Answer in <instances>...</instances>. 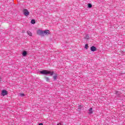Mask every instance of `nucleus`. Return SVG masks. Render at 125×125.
<instances>
[{
  "label": "nucleus",
  "instance_id": "17",
  "mask_svg": "<svg viewBox=\"0 0 125 125\" xmlns=\"http://www.w3.org/2000/svg\"><path fill=\"white\" fill-rule=\"evenodd\" d=\"M39 125H43V124H42V123H40L39 124Z\"/></svg>",
  "mask_w": 125,
  "mask_h": 125
},
{
  "label": "nucleus",
  "instance_id": "19",
  "mask_svg": "<svg viewBox=\"0 0 125 125\" xmlns=\"http://www.w3.org/2000/svg\"><path fill=\"white\" fill-rule=\"evenodd\" d=\"M1 79L0 78V82H1Z\"/></svg>",
  "mask_w": 125,
  "mask_h": 125
},
{
  "label": "nucleus",
  "instance_id": "4",
  "mask_svg": "<svg viewBox=\"0 0 125 125\" xmlns=\"http://www.w3.org/2000/svg\"><path fill=\"white\" fill-rule=\"evenodd\" d=\"M50 34V32L48 30H45V31H43V36L44 35H49Z\"/></svg>",
  "mask_w": 125,
  "mask_h": 125
},
{
  "label": "nucleus",
  "instance_id": "2",
  "mask_svg": "<svg viewBox=\"0 0 125 125\" xmlns=\"http://www.w3.org/2000/svg\"><path fill=\"white\" fill-rule=\"evenodd\" d=\"M23 14L25 16H28L30 15V12L28 11V10L27 9H24L23 10Z\"/></svg>",
  "mask_w": 125,
  "mask_h": 125
},
{
  "label": "nucleus",
  "instance_id": "12",
  "mask_svg": "<svg viewBox=\"0 0 125 125\" xmlns=\"http://www.w3.org/2000/svg\"><path fill=\"white\" fill-rule=\"evenodd\" d=\"M19 96H21V97H23L25 96V94H24L23 93H20L19 94Z\"/></svg>",
  "mask_w": 125,
  "mask_h": 125
},
{
  "label": "nucleus",
  "instance_id": "8",
  "mask_svg": "<svg viewBox=\"0 0 125 125\" xmlns=\"http://www.w3.org/2000/svg\"><path fill=\"white\" fill-rule=\"evenodd\" d=\"M58 75L56 74L55 76H54L53 77V79H54V81H56V80H57V77H58Z\"/></svg>",
  "mask_w": 125,
  "mask_h": 125
},
{
  "label": "nucleus",
  "instance_id": "5",
  "mask_svg": "<svg viewBox=\"0 0 125 125\" xmlns=\"http://www.w3.org/2000/svg\"><path fill=\"white\" fill-rule=\"evenodd\" d=\"M1 94L3 96H5V95H6V94H7V91L5 90H2Z\"/></svg>",
  "mask_w": 125,
  "mask_h": 125
},
{
  "label": "nucleus",
  "instance_id": "6",
  "mask_svg": "<svg viewBox=\"0 0 125 125\" xmlns=\"http://www.w3.org/2000/svg\"><path fill=\"white\" fill-rule=\"evenodd\" d=\"M90 50L91 51H96V47L94 46H92L90 47Z\"/></svg>",
  "mask_w": 125,
  "mask_h": 125
},
{
  "label": "nucleus",
  "instance_id": "9",
  "mask_svg": "<svg viewBox=\"0 0 125 125\" xmlns=\"http://www.w3.org/2000/svg\"><path fill=\"white\" fill-rule=\"evenodd\" d=\"M93 111H92V107L90 108L89 109V114H92Z\"/></svg>",
  "mask_w": 125,
  "mask_h": 125
},
{
  "label": "nucleus",
  "instance_id": "15",
  "mask_svg": "<svg viewBox=\"0 0 125 125\" xmlns=\"http://www.w3.org/2000/svg\"><path fill=\"white\" fill-rule=\"evenodd\" d=\"M85 49H88V44H86L85 45Z\"/></svg>",
  "mask_w": 125,
  "mask_h": 125
},
{
  "label": "nucleus",
  "instance_id": "16",
  "mask_svg": "<svg viewBox=\"0 0 125 125\" xmlns=\"http://www.w3.org/2000/svg\"><path fill=\"white\" fill-rule=\"evenodd\" d=\"M88 7H89V8H91V7H92V5H91V4H88Z\"/></svg>",
  "mask_w": 125,
  "mask_h": 125
},
{
  "label": "nucleus",
  "instance_id": "7",
  "mask_svg": "<svg viewBox=\"0 0 125 125\" xmlns=\"http://www.w3.org/2000/svg\"><path fill=\"white\" fill-rule=\"evenodd\" d=\"M22 55L24 57L25 56H27V51H23L22 53Z\"/></svg>",
  "mask_w": 125,
  "mask_h": 125
},
{
  "label": "nucleus",
  "instance_id": "3",
  "mask_svg": "<svg viewBox=\"0 0 125 125\" xmlns=\"http://www.w3.org/2000/svg\"><path fill=\"white\" fill-rule=\"evenodd\" d=\"M37 35H39L40 36L43 37V31L42 30H38L37 31Z\"/></svg>",
  "mask_w": 125,
  "mask_h": 125
},
{
  "label": "nucleus",
  "instance_id": "18",
  "mask_svg": "<svg viewBox=\"0 0 125 125\" xmlns=\"http://www.w3.org/2000/svg\"><path fill=\"white\" fill-rule=\"evenodd\" d=\"M57 125H62L61 123H59Z\"/></svg>",
  "mask_w": 125,
  "mask_h": 125
},
{
  "label": "nucleus",
  "instance_id": "11",
  "mask_svg": "<svg viewBox=\"0 0 125 125\" xmlns=\"http://www.w3.org/2000/svg\"><path fill=\"white\" fill-rule=\"evenodd\" d=\"M45 80L48 83H50V79L48 77H46Z\"/></svg>",
  "mask_w": 125,
  "mask_h": 125
},
{
  "label": "nucleus",
  "instance_id": "14",
  "mask_svg": "<svg viewBox=\"0 0 125 125\" xmlns=\"http://www.w3.org/2000/svg\"><path fill=\"white\" fill-rule=\"evenodd\" d=\"M85 39L86 40H89V35H86L85 37Z\"/></svg>",
  "mask_w": 125,
  "mask_h": 125
},
{
  "label": "nucleus",
  "instance_id": "1",
  "mask_svg": "<svg viewBox=\"0 0 125 125\" xmlns=\"http://www.w3.org/2000/svg\"><path fill=\"white\" fill-rule=\"evenodd\" d=\"M40 74H42V75H47L49 74L50 76H53V74H54V72L49 71H47V70H43L42 71H40Z\"/></svg>",
  "mask_w": 125,
  "mask_h": 125
},
{
  "label": "nucleus",
  "instance_id": "10",
  "mask_svg": "<svg viewBox=\"0 0 125 125\" xmlns=\"http://www.w3.org/2000/svg\"><path fill=\"white\" fill-rule=\"evenodd\" d=\"M27 34L29 35V36H30V37H32V36L33 35L32 34V32H31V31H27Z\"/></svg>",
  "mask_w": 125,
  "mask_h": 125
},
{
  "label": "nucleus",
  "instance_id": "13",
  "mask_svg": "<svg viewBox=\"0 0 125 125\" xmlns=\"http://www.w3.org/2000/svg\"><path fill=\"white\" fill-rule=\"evenodd\" d=\"M31 24H35L36 23V21L35 20H32L31 21Z\"/></svg>",
  "mask_w": 125,
  "mask_h": 125
}]
</instances>
